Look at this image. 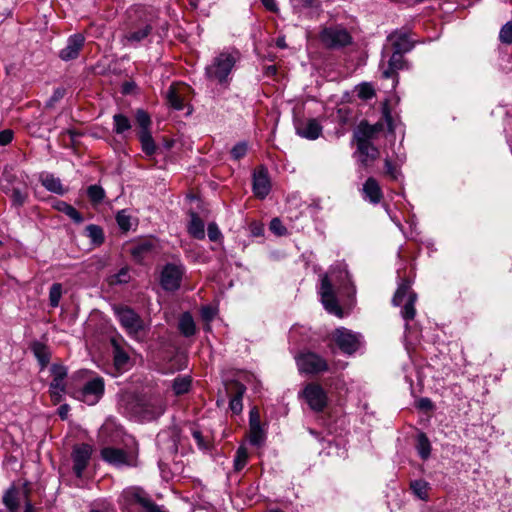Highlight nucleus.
<instances>
[{"mask_svg":"<svg viewBox=\"0 0 512 512\" xmlns=\"http://www.w3.org/2000/svg\"><path fill=\"white\" fill-rule=\"evenodd\" d=\"M30 349L38 360L41 369H44L51 359V353L48 346L40 341H33L30 344Z\"/></svg>","mask_w":512,"mask_h":512,"instance_id":"393cba45","label":"nucleus"},{"mask_svg":"<svg viewBox=\"0 0 512 512\" xmlns=\"http://www.w3.org/2000/svg\"><path fill=\"white\" fill-rule=\"evenodd\" d=\"M18 490L13 485L3 495V503L9 512H17L19 509Z\"/></svg>","mask_w":512,"mask_h":512,"instance_id":"2f4dec72","label":"nucleus"},{"mask_svg":"<svg viewBox=\"0 0 512 512\" xmlns=\"http://www.w3.org/2000/svg\"><path fill=\"white\" fill-rule=\"evenodd\" d=\"M207 232L209 239L213 242L218 241L222 237V233L215 222L208 224Z\"/></svg>","mask_w":512,"mask_h":512,"instance_id":"bf43d9fd","label":"nucleus"},{"mask_svg":"<svg viewBox=\"0 0 512 512\" xmlns=\"http://www.w3.org/2000/svg\"><path fill=\"white\" fill-rule=\"evenodd\" d=\"M142 512H166L161 506L157 505L148 495L143 505Z\"/></svg>","mask_w":512,"mask_h":512,"instance_id":"864d4df0","label":"nucleus"},{"mask_svg":"<svg viewBox=\"0 0 512 512\" xmlns=\"http://www.w3.org/2000/svg\"><path fill=\"white\" fill-rule=\"evenodd\" d=\"M301 396L305 399L309 408L314 412H323L328 405L327 393L318 383H308L302 390Z\"/></svg>","mask_w":512,"mask_h":512,"instance_id":"1a4fd4ad","label":"nucleus"},{"mask_svg":"<svg viewBox=\"0 0 512 512\" xmlns=\"http://www.w3.org/2000/svg\"><path fill=\"white\" fill-rule=\"evenodd\" d=\"M191 378L189 376H178L173 380L172 389L175 395H183L190 390Z\"/></svg>","mask_w":512,"mask_h":512,"instance_id":"c9c22d12","label":"nucleus"},{"mask_svg":"<svg viewBox=\"0 0 512 512\" xmlns=\"http://www.w3.org/2000/svg\"><path fill=\"white\" fill-rule=\"evenodd\" d=\"M241 54L238 50L222 51L215 56L205 68V76L210 81H216L220 85L227 87L230 82L231 74L236 63L240 60Z\"/></svg>","mask_w":512,"mask_h":512,"instance_id":"7ed1b4c3","label":"nucleus"},{"mask_svg":"<svg viewBox=\"0 0 512 512\" xmlns=\"http://www.w3.org/2000/svg\"><path fill=\"white\" fill-rule=\"evenodd\" d=\"M102 459L114 466H133L136 462V456L123 449L114 447H105L100 452Z\"/></svg>","mask_w":512,"mask_h":512,"instance_id":"ddd939ff","label":"nucleus"},{"mask_svg":"<svg viewBox=\"0 0 512 512\" xmlns=\"http://www.w3.org/2000/svg\"><path fill=\"white\" fill-rule=\"evenodd\" d=\"M321 44L330 50H338L353 43V37L349 31L340 26L324 27L319 33Z\"/></svg>","mask_w":512,"mask_h":512,"instance_id":"39448f33","label":"nucleus"},{"mask_svg":"<svg viewBox=\"0 0 512 512\" xmlns=\"http://www.w3.org/2000/svg\"><path fill=\"white\" fill-rule=\"evenodd\" d=\"M125 409L139 421H153L163 415L166 405L157 395H132L128 397Z\"/></svg>","mask_w":512,"mask_h":512,"instance_id":"f03ea898","label":"nucleus"},{"mask_svg":"<svg viewBox=\"0 0 512 512\" xmlns=\"http://www.w3.org/2000/svg\"><path fill=\"white\" fill-rule=\"evenodd\" d=\"M377 136L370 128V123L367 120H362L353 132V140L355 143H372V140Z\"/></svg>","mask_w":512,"mask_h":512,"instance_id":"5701e85b","label":"nucleus"},{"mask_svg":"<svg viewBox=\"0 0 512 512\" xmlns=\"http://www.w3.org/2000/svg\"><path fill=\"white\" fill-rule=\"evenodd\" d=\"M332 338L341 352L346 355L356 353L361 346V334L345 327L336 328L332 333Z\"/></svg>","mask_w":512,"mask_h":512,"instance_id":"6e6552de","label":"nucleus"},{"mask_svg":"<svg viewBox=\"0 0 512 512\" xmlns=\"http://www.w3.org/2000/svg\"><path fill=\"white\" fill-rule=\"evenodd\" d=\"M49 390L66 391L64 380L52 379L49 385Z\"/></svg>","mask_w":512,"mask_h":512,"instance_id":"774afa93","label":"nucleus"},{"mask_svg":"<svg viewBox=\"0 0 512 512\" xmlns=\"http://www.w3.org/2000/svg\"><path fill=\"white\" fill-rule=\"evenodd\" d=\"M104 390L105 384L103 378L96 377L86 382L75 397L88 405H95L104 395Z\"/></svg>","mask_w":512,"mask_h":512,"instance_id":"9b49d317","label":"nucleus"},{"mask_svg":"<svg viewBox=\"0 0 512 512\" xmlns=\"http://www.w3.org/2000/svg\"><path fill=\"white\" fill-rule=\"evenodd\" d=\"M270 230L278 236H283L287 233L286 227L282 224L279 218H273L271 220Z\"/></svg>","mask_w":512,"mask_h":512,"instance_id":"4d7b16f0","label":"nucleus"},{"mask_svg":"<svg viewBox=\"0 0 512 512\" xmlns=\"http://www.w3.org/2000/svg\"><path fill=\"white\" fill-rule=\"evenodd\" d=\"M53 379L65 380L67 377V368L60 364H53L50 368Z\"/></svg>","mask_w":512,"mask_h":512,"instance_id":"5fc2aeb1","label":"nucleus"},{"mask_svg":"<svg viewBox=\"0 0 512 512\" xmlns=\"http://www.w3.org/2000/svg\"><path fill=\"white\" fill-rule=\"evenodd\" d=\"M412 293L415 292L411 290V281L407 278L402 279L393 296L392 303L395 306H400L409 298L410 294Z\"/></svg>","mask_w":512,"mask_h":512,"instance_id":"a878e982","label":"nucleus"},{"mask_svg":"<svg viewBox=\"0 0 512 512\" xmlns=\"http://www.w3.org/2000/svg\"><path fill=\"white\" fill-rule=\"evenodd\" d=\"M375 96V90L369 83H363L359 86L358 97L362 100H369Z\"/></svg>","mask_w":512,"mask_h":512,"instance_id":"09e8293b","label":"nucleus"},{"mask_svg":"<svg viewBox=\"0 0 512 512\" xmlns=\"http://www.w3.org/2000/svg\"><path fill=\"white\" fill-rule=\"evenodd\" d=\"M248 461V451L244 446L238 447L235 458H234V470L239 472L241 471L247 464Z\"/></svg>","mask_w":512,"mask_h":512,"instance_id":"79ce46f5","label":"nucleus"},{"mask_svg":"<svg viewBox=\"0 0 512 512\" xmlns=\"http://www.w3.org/2000/svg\"><path fill=\"white\" fill-rule=\"evenodd\" d=\"M41 184L50 192L63 195L66 190L63 188L61 180L52 174H46L41 177Z\"/></svg>","mask_w":512,"mask_h":512,"instance_id":"c756f323","label":"nucleus"},{"mask_svg":"<svg viewBox=\"0 0 512 512\" xmlns=\"http://www.w3.org/2000/svg\"><path fill=\"white\" fill-rule=\"evenodd\" d=\"M270 189L268 171L265 167L261 166L253 174V192L256 197L264 199L269 194Z\"/></svg>","mask_w":512,"mask_h":512,"instance_id":"a211bd4d","label":"nucleus"},{"mask_svg":"<svg viewBox=\"0 0 512 512\" xmlns=\"http://www.w3.org/2000/svg\"><path fill=\"white\" fill-rule=\"evenodd\" d=\"M385 174L389 176L392 180H397L400 176V171L396 168V166L387 158L384 161Z\"/></svg>","mask_w":512,"mask_h":512,"instance_id":"6e6d98bb","label":"nucleus"},{"mask_svg":"<svg viewBox=\"0 0 512 512\" xmlns=\"http://www.w3.org/2000/svg\"><path fill=\"white\" fill-rule=\"evenodd\" d=\"M116 282L117 283H127L129 282L130 276L127 268H122L116 275Z\"/></svg>","mask_w":512,"mask_h":512,"instance_id":"338daca9","label":"nucleus"},{"mask_svg":"<svg viewBox=\"0 0 512 512\" xmlns=\"http://www.w3.org/2000/svg\"><path fill=\"white\" fill-rule=\"evenodd\" d=\"M246 387L239 381H232L227 386V392L230 395L229 408L234 414H239L243 409L242 399Z\"/></svg>","mask_w":512,"mask_h":512,"instance_id":"6ab92c4d","label":"nucleus"},{"mask_svg":"<svg viewBox=\"0 0 512 512\" xmlns=\"http://www.w3.org/2000/svg\"><path fill=\"white\" fill-rule=\"evenodd\" d=\"M499 41L502 44H512V21L505 23L499 31Z\"/></svg>","mask_w":512,"mask_h":512,"instance_id":"49530a36","label":"nucleus"},{"mask_svg":"<svg viewBox=\"0 0 512 512\" xmlns=\"http://www.w3.org/2000/svg\"><path fill=\"white\" fill-rule=\"evenodd\" d=\"M166 100L175 110H182L184 108L183 98L178 94L174 85H171L168 88L166 92Z\"/></svg>","mask_w":512,"mask_h":512,"instance_id":"4c0bfd02","label":"nucleus"},{"mask_svg":"<svg viewBox=\"0 0 512 512\" xmlns=\"http://www.w3.org/2000/svg\"><path fill=\"white\" fill-rule=\"evenodd\" d=\"M387 40L391 42L392 51L406 54L414 48V41L409 37L408 32L395 30L390 33Z\"/></svg>","mask_w":512,"mask_h":512,"instance_id":"dca6fc26","label":"nucleus"},{"mask_svg":"<svg viewBox=\"0 0 512 512\" xmlns=\"http://www.w3.org/2000/svg\"><path fill=\"white\" fill-rule=\"evenodd\" d=\"M295 360L300 373L316 375L329 371L327 360L309 350L300 352Z\"/></svg>","mask_w":512,"mask_h":512,"instance_id":"0eeeda50","label":"nucleus"},{"mask_svg":"<svg viewBox=\"0 0 512 512\" xmlns=\"http://www.w3.org/2000/svg\"><path fill=\"white\" fill-rule=\"evenodd\" d=\"M363 193L373 204H378L383 197L381 187L373 177H369L363 184Z\"/></svg>","mask_w":512,"mask_h":512,"instance_id":"4be33fe9","label":"nucleus"},{"mask_svg":"<svg viewBox=\"0 0 512 512\" xmlns=\"http://www.w3.org/2000/svg\"><path fill=\"white\" fill-rule=\"evenodd\" d=\"M148 497V493L145 492L142 488L139 487H130L125 490L120 495L119 504L121 510L123 512H129L131 508L135 505L142 506L146 498Z\"/></svg>","mask_w":512,"mask_h":512,"instance_id":"4468645a","label":"nucleus"},{"mask_svg":"<svg viewBox=\"0 0 512 512\" xmlns=\"http://www.w3.org/2000/svg\"><path fill=\"white\" fill-rule=\"evenodd\" d=\"M295 7H301V8H314L318 7V1L317 0H292Z\"/></svg>","mask_w":512,"mask_h":512,"instance_id":"0e129e2a","label":"nucleus"},{"mask_svg":"<svg viewBox=\"0 0 512 512\" xmlns=\"http://www.w3.org/2000/svg\"><path fill=\"white\" fill-rule=\"evenodd\" d=\"M87 196L93 205H98L104 200L105 191L100 185H90L87 188Z\"/></svg>","mask_w":512,"mask_h":512,"instance_id":"ea45409f","label":"nucleus"},{"mask_svg":"<svg viewBox=\"0 0 512 512\" xmlns=\"http://www.w3.org/2000/svg\"><path fill=\"white\" fill-rule=\"evenodd\" d=\"M248 150L246 142H239L231 149V156L234 160L243 158Z\"/></svg>","mask_w":512,"mask_h":512,"instance_id":"8fccbe9b","label":"nucleus"},{"mask_svg":"<svg viewBox=\"0 0 512 512\" xmlns=\"http://www.w3.org/2000/svg\"><path fill=\"white\" fill-rule=\"evenodd\" d=\"M131 127V121L126 115L118 113L113 116V131L116 134L122 135Z\"/></svg>","mask_w":512,"mask_h":512,"instance_id":"f704fd0d","label":"nucleus"},{"mask_svg":"<svg viewBox=\"0 0 512 512\" xmlns=\"http://www.w3.org/2000/svg\"><path fill=\"white\" fill-rule=\"evenodd\" d=\"M86 235L91 239V241L96 244L100 245L104 242V233L103 229L95 224H90L85 228Z\"/></svg>","mask_w":512,"mask_h":512,"instance_id":"a19ab883","label":"nucleus"},{"mask_svg":"<svg viewBox=\"0 0 512 512\" xmlns=\"http://www.w3.org/2000/svg\"><path fill=\"white\" fill-rule=\"evenodd\" d=\"M178 329L185 337H191L196 333V325L189 312H184L181 315L178 323Z\"/></svg>","mask_w":512,"mask_h":512,"instance_id":"cd10ccee","label":"nucleus"},{"mask_svg":"<svg viewBox=\"0 0 512 512\" xmlns=\"http://www.w3.org/2000/svg\"><path fill=\"white\" fill-rule=\"evenodd\" d=\"M403 53L392 51L387 62V66L382 69V77L385 79H398V72L408 68V61L404 58Z\"/></svg>","mask_w":512,"mask_h":512,"instance_id":"2eb2a0df","label":"nucleus"},{"mask_svg":"<svg viewBox=\"0 0 512 512\" xmlns=\"http://www.w3.org/2000/svg\"><path fill=\"white\" fill-rule=\"evenodd\" d=\"M111 346L113 349V363L117 371H125L130 363V356L121 346L119 341L115 338H112Z\"/></svg>","mask_w":512,"mask_h":512,"instance_id":"412c9836","label":"nucleus"},{"mask_svg":"<svg viewBox=\"0 0 512 512\" xmlns=\"http://www.w3.org/2000/svg\"><path fill=\"white\" fill-rule=\"evenodd\" d=\"M13 131L10 129H5L0 131V145L5 146L9 144L13 139Z\"/></svg>","mask_w":512,"mask_h":512,"instance_id":"e2e57ef3","label":"nucleus"},{"mask_svg":"<svg viewBox=\"0 0 512 512\" xmlns=\"http://www.w3.org/2000/svg\"><path fill=\"white\" fill-rule=\"evenodd\" d=\"M297 134L309 140L317 139L322 133V126L316 119H309L303 126L296 128Z\"/></svg>","mask_w":512,"mask_h":512,"instance_id":"b1692460","label":"nucleus"},{"mask_svg":"<svg viewBox=\"0 0 512 512\" xmlns=\"http://www.w3.org/2000/svg\"><path fill=\"white\" fill-rule=\"evenodd\" d=\"M93 449L87 443L77 444L73 447L71 458L73 461V472L81 478L91 459Z\"/></svg>","mask_w":512,"mask_h":512,"instance_id":"f8f14e48","label":"nucleus"},{"mask_svg":"<svg viewBox=\"0 0 512 512\" xmlns=\"http://www.w3.org/2000/svg\"><path fill=\"white\" fill-rule=\"evenodd\" d=\"M113 312L121 326L130 336L138 338V335L145 330L146 326L143 319L132 308L123 305H114Z\"/></svg>","mask_w":512,"mask_h":512,"instance_id":"423d86ee","label":"nucleus"},{"mask_svg":"<svg viewBox=\"0 0 512 512\" xmlns=\"http://www.w3.org/2000/svg\"><path fill=\"white\" fill-rule=\"evenodd\" d=\"M138 138L141 143L142 151L147 156H152L156 153L157 146L150 131H139Z\"/></svg>","mask_w":512,"mask_h":512,"instance_id":"7c9ffc66","label":"nucleus"},{"mask_svg":"<svg viewBox=\"0 0 512 512\" xmlns=\"http://www.w3.org/2000/svg\"><path fill=\"white\" fill-rule=\"evenodd\" d=\"M116 221L118 226L122 230L128 231L130 229V216L127 215L124 211H120L117 213Z\"/></svg>","mask_w":512,"mask_h":512,"instance_id":"13d9d810","label":"nucleus"},{"mask_svg":"<svg viewBox=\"0 0 512 512\" xmlns=\"http://www.w3.org/2000/svg\"><path fill=\"white\" fill-rule=\"evenodd\" d=\"M249 441L254 446H260L265 440V432L262 426L249 428Z\"/></svg>","mask_w":512,"mask_h":512,"instance_id":"c03bdc74","label":"nucleus"},{"mask_svg":"<svg viewBox=\"0 0 512 512\" xmlns=\"http://www.w3.org/2000/svg\"><path fill=\"white\" fill-rule=\"evenodd\" d=\"M158 11L143 5H134L125 12L120 26V41L124 46L138 47L152 36L158 26Z\"/></svg>","mask_w":512,"mask_h":512,"instance_id":"f257e3e1","label":"nucleus"},{"mask_svg":"<svg viewBox=\"0 0 512 512\" xmlns=\"http://www.w3.org/2000/svg\"><path fill=\"white\" fill-rule=\"evenodd\" d=\"M321 296V302L324 308L331 314L336 315L339 318L344 316L343 309L338 303L335 295L333 285L327 275L321 279V287L319 290Z\"/></svg>","mask_w":512,"mask_h":512,"instance_id":"9d476101","label":"nucleus"},{"mask_svg":"<svg viewBox=\"0 0 512 512\" xmlns=\"http://www.w3.org/2000/svg\"><path fill=\"white\" fill-rule=\"evenodd\" d=\"M190 216L191 220L188 226L189 234L195 239L203 240L205 238V225L203 220L196 212H191Z\"/></svg>","mask_w":512,"mask_h":512,"instance_id":"bb28decb","label":"nucleus"},{"mask_svg":"<svg viewBox=\"0 0 512 512\" xmlns=\"http://www.w3.org/2000/svg\"><path fill=\"white\" fill-rule=\"evenodd\" d=\"M55 208L57 210L63 212L68 217H70L77 224H80L84 221L82 214L76 208H74L72 205L68 204L67 202L58 201Z\"/></svg>","mask_w":512,"mask_h":512,"instance_id":"473e14b6","label":"nucleus"},{"mask_svg":"<svg viewBox=\"0 0 512 512\" xmlns=\"http://www.w3.org/2000/svg\"><path fill=\"white\" fill-rule=\"evenodd\" d=\"M10 198L15 206H22L27 199V193L18 187H13Z\"/></svg>","mask_w":512,"mask_h":512,"instance_id":"de8ad7c7","label":"nucleus"},{"mask_svg":"<svg viewBox=\"0 0 512 512\" xmlns=\"http://www.w3.org/2000/svg\"><path fill=\"white\" fill-rule=\"evenodd\" d=\"M186 273L185 265L180 261L166 263L159 276V284L166 292H175L180 289Z\"/></svg>","mask_w":512,"mask_h":512,"instance_id":"20e7f679","label":"nucleus"},{"mask_svg":"<svg viewBox=\"0 0 512 512\" xmlns=\"http://www.w3.org/2000/svg\"><path fill=\"white\" fill-rule=\"evenodd\" d=\"M65 93L66 90L64 88H56L50 99L47 101L46 106L53 107L56 102L60 101L65 96Z\"/></svg>","mask_w":512,"mask_h":512,"instance_id":"052dcab7","label":"nucleus"},{"mask_svg":"<svg viewBox=\"0 0 512 512\" xmlns=\"http://www.w3.org/2000/svg\"><path fill=\"white\" fill-rule=\"evenodd\" d=\"M261 426L260 414L256 407L250 410L249 413V428Z\"/></svg>","mask_w":512,"mask_h":512,"instance_id":"680f3d73","label":"nucleus"},{"mask_svg":"<svg viewBox=\"0 0 512 512\" xmlns=\"http://www.w3.org/2000/svg\"><path fill=\"white\" fill-rule=\"evenodd\" d=\"M417 300V294L412 293L410 294L409 298L403 302V307L401 309V316L406 321H411L415 318L416 315V309H415V303Z\"/></svg>","mask_w":512,"mask_h":512,"instance_id":"72a5a7b5","label":"nucleus"},{"mask_svg":"<svg viewBox=\"0 0 512 512\" xmlns=\"http://www.w3.org/2000/svg\"><path fill=\"white\" fill-rule=\"evenodd\" d=\"M382 117L387 124L389 132H394L393 118L388 101L382 104Z\"/></svg>","mask_w":512,"mask_h":512,"instance_id":"3c124183","label":"nucleus"},{"mask_svg":"<svg viewBox=\"0 0 512 512\" xmlns=\"http://www.w3.org/2000/svg\"><path fill=\"white\" fill-rule=\"evenodd\" d=\"M192 436L196 440L197 445H198V447L200 449H207L208 448V445L205 442L204 437H203V435H202L200 430H197V429L193 430L192 431Z\"/></svg>","mask_w":512,"mask_h":512,"instance_id":"69168bd1","label":"nucleus"},{"mask_svg":"<svg viewBox=\"0 0 512 512\" xmlns=\"http://www.w3.org/2000/svg\"><path fill=\"white\" fill-rule=\"evenodd\" d=\"M62 296V284L54 283L50 287L49 290V304L51 307L55 308L59 305L60 299Z\"/></svg>","mask_w":512,"mask_h":512,"instance_id":"37998d69","label":"nucleus"},{"mask_svg":"<svg viewBox=\"0 0 512 512\" xmlns=\"http://www.w3.org/2000/svg\"><path fill=\"white\" fill-rule=\"evenodd\" d=\"M142 512H166L161 506L157 505L148 495L143 505Z\"/></svg>","mask_w":512,"mask_h":512,"instance_id":"603ef678","label":"nucleus"},{"mask_svg":"<svg viewBox=\"0 0 512 512\" xmlns=\"http://www.w3.org/2000/svg\"><path fill=\"white\" fill-rule=\"evenodd\" d=\"M410 489L421 500L428 499L429 483L423 479L411 481Z\"/></svg>","mask_w":512,"mask_h":512,"instance_id":"e433bc0d","label":"nucleus"},{"mask_svg":"<svg viewBox=\"0 0 512 512\" xmlns=\"http://www.w3.org/2000/svg\"><path fill=\"white\" fill-rule=\"evenodd\" d=\"M136 121L140 127V131H150V126L152 122L149 114L146 111L142 109L137 110Z\"/></svg>","mask_w":512,"mask_h":512,"instance_id":"a18cd8bd","label":"nucleus"},{"mask_svg":"<svg viewBox=\"0 0 512 512\" xmlns=\"http://www.w3.org/2000/svg\"><path fill=\"white\" fill-rule=\"evenodd\" d=\"M153 249L154 244L150 240H142L132 246L131 254L136 260L142 261Z\"/></svg>","mask_w":512,"mask_h":512,"instance_id":"c85d7f7f","label":"nucleus"},{"mask_svg":"<svg viewBox=\"0 0 512 512\" xmlns=\"http://www.w3.org/2000/svg\"><path fill=\"white\" fill-rule=\"evenodd\" d=\"M417 451L423 460H426L431 453V444L425 433H420L417 438Z\"/></svg>","mask_w":512,"mask_h":512,"instance_id":"58836bf2","label":"nucleus"},{"mask_svg":"<svg viewBox=\"0 0 512 512\" xmlns=\"http://www.w3.org/2000/svg\"><path fill=\"white\" fill-rule=\"evenodd\" d=\"M85 38L82 34L71 35L66 46L60 51L59 57L64 61L76 59L84 46Z\"/></svg>","mask_w":512,"mask_h":512,"instance_id":"f3484780","label":"nucleus"},{"mask_svg":"<svg viewBox=\"0 0 512 512\" xmlns=\"http://www.w3.org/2000/svg\"><path fill=\"white\" fill-rule=\"evenodd\" d=\"M363 167H369L380 156L379 149L373 143H356V152Z\"/></svg>","mask_w":512,"mask_h":512,"instance_id":"aec40b11","label":"nucleus"}]
</instances>
